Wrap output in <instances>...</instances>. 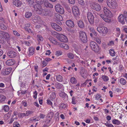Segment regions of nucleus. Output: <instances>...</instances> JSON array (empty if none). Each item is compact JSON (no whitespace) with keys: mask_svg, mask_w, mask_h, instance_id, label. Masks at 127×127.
I'll use <instances>...</instances> for the list:
<instances>
[{"mask_svg":"<svg viewBox=\"0 0 127 127\" xmlns=\"http://www.w3.org/2000/svg\"><path fill=\"white\" fill-rule=\"evenodd\" d=\"M73 13L75 17H77L79 15V9L76 6H74L72 8Z\"/></svg>","mask_w":127,"mask_h":127,"instance_id":"obj_12","label":"nucleus"},{"mask_svg":"<svg viewBox=\"0 0 127 127\" xmlns=\"http://www.w3.org/2000/svg\"><path fill=\"white\" fill-rule=\"evenodd\" d=\"M33 8L35 12L39 14H42L43 11H44V9H42L41 4L38 3H36L34 5Z\"/></svg>","mask_w":127,"mask_h":127,"instance_id":"obj_4","label":"nucleus"},{"mask_svg":"<svg viewBox=\"0 0 127 127\" xmlns=\"http://www.w3.org/2000/svg\"><path fill=\"white\" fill-rule=\"evenodd\" d=\"M26 113H25L26 116H29V114H31L33 113V111H26Z\"/></svg>","mask_w":127,"mask_h":127,"instance_id":"obj_51","label":"nucleus"},{"mask_svg":"<svg viewBox=\"0 0 127 127\" xmlns=\"http://www.w3.org/2000/svg\"><path fill=\"white\" fill-rule=\"evenodd\" d=\"M51 26L52 28L57 31H61L62 30L61 28L56 23H52Z\"/></svg>","mask_w":127,"mask_h":127,"instance_id":"obj_15","label":"nucleus"},{"mask_svg":"<svg viewBox=\"0 0 127 127\" xmlns=\"http://www.w3.org/2000/svg\"><path fill=\"white\" fill-rule=\"evenodd\" d=\"M56 96V93H52L50 95V97L52 99H54L55 98Z\"/></svg>","mask_w":127,"mask_h":127,"instance_id":"obj_48","label":"nucleus"},{"mask_svg":"<svg viewBox=\"0 0 127 127\" xmlns=\"http://www.w3.org/2000/svg\"><path fill=\"white\" fill-rule=\"evenodd\" d=\"M88 28L89 29H90L91 31H92V32L93 33V35L95 36H97V34L95 32L93 29L91 28L90 26H88Z\"/></svg>","mask_w":127,"mask_h":127,"instance_id":"obj_30","label":"nucleus"},{"mask_svg":"<svg viewBox=\"0 0 127 127\" xmlns=\"http://www.w3.org/2000/svg\"><path fill=\"white\" fill-rule=\"evenodd\" d=\"M120 83L122 85H125L126 84V80L124 78H121L120 80Z\"/></svg>","mask_w":127,"mask_h":127,"instance_id":"obj_29","label":"nucleus"},{"mask_svg":"<svg viewBox=\"0 0 127 127\" xmlns=\"http://www.w3.org/2000/svg\"><path fill=\"white\" fill-rule=\"evenodd\" d=\"M76 98L75 97L73 96L72 99V103L74 104H75L77 102V100H76Z\"/></svg>","mask_w":127,"mask_h":127,"instance_id":"obj_36","label":"nucleus"},{"mask_svg":"<svg viewBox=\"0 0 127 127\" xmlns=\"http://www.w3.org/2000/svg\"><path fill=\"white\" fill-rule=\"evenodd\" d=\"M69 2L72 4H74L75 3V0H68Z\"/></svg>","mask_w":127,"mask_h":127,"instance_id":"obj_56","label":"nucleus"},{"mask_svg":"<svg viewBox=\"0 0 127 127\" xmlns=\"http://www.w3.org/2000/svg\"><path fill=\"white\" fill-rule=\"evenodd\" d=\"M53 113H50L48 114V117L50 118V119H51L53 116Z\"/></svg>","mask_w":127,"mask_h":127,"instance_id":"obj_57","label":"nucleus"},{"mask_svg":"<svg viewBox=\"0 0 127 127\" xmlns=\"http://www.w3.org/2000/svg\"><path fill=\"white\" fill-rule=\"evenodd\" d=\"M62 52L61 51H56L55 53V55L56 56H58L62 55Z\"/></svg>","mask_w":127,"mask_h":127,"instance_id":"obj_41","label":"nucleus"},{"mask_svg":"<svg viewBox=\"0 0 127 127\" xmlns=\"http://www.w3.org/2000/svg\"><path fill=\"white\" fill-rule=\"evenodd\" d=\"M30 5H31L33 4L34 3L33 0H26Z\"/></svg>","mask_w":127,"mask_h":127,"instance_id":"obj_42","label":"nucleus"},{"mask_svg":"<svg viewBox=\"0 0 127 127\" xmlns=\"http://www.w3.org/2000/svg\"><path fill=\"white\" fill-rule=\"evenodd\" d=\"M55 9L57 12L61 14H63L64 13V11L63 7L59 5H57L55 6Z\"/></svg>","mask_w":127,"mask_h":127,"instance_id":"obj_8","label":"nucleus"},{"mask_svg":"<svg viewBox=\"0 0 127 127\" xmlns=\"http://www.w3.org/2000/svg\"><path fill=\"white\" fill-rule=\"evenodd\" d=\"M22 103L23 105L25 107H26L27 106V102L26 101H22Z\"/></svg>","mask_w":127,"mask_h":127,"instance_id":"obj_54","label":"nucleus"},{"mask_svg":"<svg viewBox=\"0 0 127 127\" xmlns=\"http://www.w3.org/2000/svg\"><path fill=\"white\" fill-rule=\"evenodd\" d=\"M55 16L56 17V19L59 20H60L61 18L62 17L61 16L58 14H56Z\"/></svg>","mask_w":127,"mask_h":127,"instance_id":"obj_43","label":"nucleus"},{"mask_svg":"<svg viewBox=\"0 0 127 127\" xmlns=\"http://www.w3.org/2000/svg\"><path fill=\"white\" fill-rule=\"evenodd\" d=\"M59 107L60 108L65 109L66 108V105L64 103H61L60 104Z\"/></svg>","mask_w":127,"mask_h":127,"instance_id":"obj_37","label":"nucleus"},{"mask_svg":"<svg viewBox=\"0 0 127 127\" xmlns=\"http://www.w3.org/2000/svg\"><path fill=\"white\" fill-rule=\"evenodd\" d=\"M102 78L103 79L104 81L106 82L109 79L108 77L106 75H102Z\"/></svg>","mask_w":127,"mask_h":127,"instance_id":"obj_32","label":"nucleus"},{"mask_svg":"<svg viewBox=\"0 0 127 127\" xmlns=\"http://www.w3.org/2000/svg\"><path fill=\"white\" fill-rule=\"evenodd\" d=\"M18 117H21L22 116H26V115L25 113H20L18 114Z\"/></svg>","mask_w":127,"mask_h":127,"instance_id":"obj_47","label":"nucleus"},{"mask_svg":"<svg viewBox=\"0 0 127 127\" xmlns=\"http://www.w3.org/2000/svg\"><path fill=\"white\" fill-rule=\"evenodd\" d=\"M45 116V115L41 114H40V115L39 116L40 118L42 119Z\"/></svg>","mask_w":127,"mask_h":127,"instance_id":"obj_61","label":"nucleus"},{"mask_svg":"<svg viewBox=\"0 0 127 127\" xmlns=\"http://www.w3.org/2000/svg\"><path fill=\"white\" fill-rule=\"evenodd\" d=\"M124 16L125 18H126L127 19V12L125 11L124 12Z\"/></svg>","mask_w":127,"mask_h":127,"instance_id":"obj_63","label":"nucleus"},{"mask_svg":"<svg viewBox=\"0 0 127 127\" xmlns=\"http://www.w3.org/2000/svg\"><path fill=\"white\" fill-rule=\"evenodd\" d=\"M87 15L89 22L91 25H93L94 23V18L93 14L89 12L87 13Z\"/></svg>","mask_w":127,"mask_h":127,"instance_id":"obj_6","label":"nucleus"},{"mask_svg":"<svg viewBox=\"0 0 127 127\" xmlns=\"http://www.w3.org/2000/svg\"><path fill=\"white\" fill-rule=\"evenodd\" d=\"M112 123L114 124L119 125L120 123V122L117 120L114 119L112 121Z\"/></svg>","mask_w":127,"mask_h":127,"instance_id":"obj_27","label":"nucleus"},{"mask_svg":"<svg viewBox=\"0 0 127 127\" xmlns=\"http://www.w3.org/2000/svg\"><path fill=\"white\" fill-rule=\"evenodd\" d=\"M44 0H37L36 2L37 3L41 4L43 3Z\"/></svg>","mask_w":127,"mask_h":127,"instance_id":"obj_46","label":"nucleus"},{"mask_svg":"<svg viewBox=\"0 0 127 127\" xmlns=\"http://www.w3.org/2000/svg\"><path fill=\"white\" fill-rule=\"evenodd\" d=\"M15 63V61L14 59H11L7 60L6 62V64L8 66L13 65Z\"/></svg>","mask_w":127,"mask_h":127,"instance_id":"obj_20","label":"nucleus"},{"mask_svg":"<svg viewBox=\"0 0 127 127\" xmlns=\"http://www.w3.org/2000/svg\"><path fill=\"white\" fill-rule=\"evenodd\" d=\"M44 4L46 7H49L51 8H53V5L49 2L47 0H45L44 2Z\"/></svg>","mask_w":127,"mask_h":127,"instance_id":"obj_23","label":"nucleus"},{"mask_svg":"<svg viewBox=\"0 0 127 127\" xmlns=\"http://www.w3.org/2000/svg\"><path fill=\"white\" fill-rule=\"evenodd\" d=\"M51 38H49V39L51 40L50 39H51ZM51 41L52 43L53 44H54L55 45H58L59 44L58 43L57 41L54 39H53L52 40H51Z\"/></svg>","mask_w":127,"mask_h":127,"instance_id":"obj_38","label":"nucleus"},{"mask_svg":"<svg viewBox=\"0 0 127 127\" xmlns=\"http://www.w3.org/2000/svg\"><path fill=\"white\" fill-rule=\"evenodd\" d=\"M67 56L69 58L72 59H73L74 57V54L72 53H68L67 54Z\"/></svg>","mask_w":127,"mask_h":127,"instance_id":"obj_39","label":"nucleus"},{"mask_svg":"<svg viewBox=\"0 0 127 127\" xmlns=\"http://www.w3.org/2000/svg\"><path fill=\"white\" fill-rule=\"evenodd\" d=\"M101 97V96L99 94H97L96 96L95 97V98L96 99H98L100 98Z\"/></svg>","mask_w":127,"mask_h":127,"instance_id":"obj_59","label":"nucleus"},{"mask_svg":"<svg viewBox=\"0 0 127 127\" xmlns=\"http://www.w3.org/2000/svg\"><path fill=\"white\" fill-rule=\"evenodd\" d=\"M32 15V12H26L25 14V17L27 18H29Z\"/></svg>","mask_w":127,"mask_h":127,"instance_id":"obj_24","label":"nucleus"},{"mask_svg":"<svg viewBox=\"0 0 127 127\" xmlns=\"http://www.w3.org/2000/svg\"><path fill=\"white\" fill-rule=\"evenodd\" d=\"M47 52L45 53L46 55H50L51 52L50 50H48L46 51Z\"/></svg>","mask_w":127,"mask_h":127,"instance_id":"obj_60","label":"nucleus"},{"mask_svg":"<svg viewBox=\"0 0 127 127\" xmlns=\"http://www.w3.org/2000/svg\"><path fill=\"white\" fill-rule=\"evenodd\" d=\"M5 98L6 97L5 96L0 95V102H1L4 101Z\"/></svg>","mask_w":127,"mask_h":127,"instance_id":"obj_35","label":"nucleus"},{"mask_svg":"<svg viewBox=\"0 0 127 127\" xmlns=\"http://www.w3.org/2000/svg\"><path fill=\"white\" fill-rule=\"evenodd\" d=\"M20 126V124L17 122L14 123L13 127H19Z\"/></svg>","mask_w":127,"mask_h":127,"instance_id":"obj_45","label":"nucleus"},{"mask_svg":"<svg viewBox=\"0 0 127 127\" xmlns=\"http://www.w3.org/2000/svg\"><path fill=\"white\" fill-rule=\"evenodd\" d=\"M58 39L60 41L66 42L67 41V38L66 36L63 34H60L58 37Z\"/></svg>","mask_w":127,"mask_h":127,"instance_id":"obj_13","label":"nucleus"},{"mask_svg":"<svg viewBox=\"0 0 127 127\" xmlns=\"http://www.w3.org/2000/svg\"><path fill=\"white\" fill-rule=\"evenodd\" d=\"M109 53L110 55L112 56H114L115 55V52L113 49H110L109 51Z\"/></svg>","mask_w":127,"mask_h":127,"instance_id":"obj_33","label":"nucleus"},{"mask_svg":"<svg viewBox=\"0 0 127 127\" xmlns=\"http://www.w3.org/2000/svg\"><path fill=\"white\" fill-rule=\"evenodd\" d=\"M12 2L13 5L17 7L21 6L22 4L21 2L18 0H12Z\"/></svg>","mask_w":127,"mask_h":127,"instance_id":"obj_18","label":"nucleus"},{"mask_svg":"<svg viewBox=\"0 0 127 127\" xmlns=\"http://www.w3.org/2000/svg\"><path fill=\"white\" fill-rule=\"evenodd\" d=\"M56 79L58 81L61 82L63 81V78L61 75H59L56 76Z\"/></svg>","mask_w":127,"mask_h":127,"instance_id":"obj_26","label":"nucleus"},{"mask_svg":"<svg viewBox=\"0 0 127 127\" xmlns=\"http://www.w3.org/2000/svg\"><path fill=\"white\" fill-rule=\"evenodd\" d=\"M41 19V17L38 16L37 15H36L34 18V19L37 20L36 21L37 22H38V21H39Z\"/></svg>","mask_w":127,"mask_h":127,"instance_id":"obj_50","label":"nucleus"},{"mask_svg":"<svg viewBox=\"0 0 127 127\" xmlns=\"http://www.w3.org/2000/svg\"><path fill=\"white\" fill-rule=\"evenodd\" d=\"M65 45H66V44L64 43L61 44L60 45V46L61 47L63 48H64L65 47L64 46H65Z\"/></svg>","mask_w":127,"mask_h":127,"instance_id":"obj_64","label":"nucleus"},{"mask_svg":"<svg viewBox=\"0 0 127 127\" xmlns=\"http://www.w3.org/2000/svg\"><path fill=\"white\" fill-rule=\"evenodd\" d=\"M42 64H43L42 66V67H45L47 65V63L46 62V61H45V60L43 61Z\"/></svg>","mask_w":127,"mask_h":127,"instance_id":"obj_55","label":"nucleus"},{"mask_svg":"<svg viewBox=\"0 0 127 127\" xmlns=\"http://www.w3.org/2000/svg\"><path fill=\"white\" fill-rule=\"evenodd\" d=\"M12 70V68L10 67L3 69L1 73L4 75L9 74Z\"/></svg>","mask_w":127,"mask_h":127,"instance_id":"obj_10","label":"nucleus"},{"mask_svg":"<svg viewBox=\"0 0 127 127\" xmlns=\"http://www.w3.org/2000/svg\"><path fill=\"white\" fill-rule=\"evenodd\" d=\"M99 15L100 17L105 21H106V18L105 17V16L104 15H103L102 14H99Z\"/></svg>","mask_w":127,"mask_h":127,"instance_id":"obj_53","label":"nucleus"},{"mask_svg":"<svg viewBox=\"0 0 127 127\" xmlns=\"http://www.w3.org/2000/svg\"><path fill=\"white\" fill-rule=\"evenodd\" d=\"M59 95L61 97L64 98V101H67L68 99V96L67 95L63 92H61L59 93Z\"/></svg>","mask_w":127,"mask_h":127,"instance_id":"obj_17","label":"nucleus"},{"mask_svg":"<svg viewBox=\"0 0 127 127\" xmlns=\"http://www.w3.org/2000/svg\"><path fill=\"white\" fill-rule=\"evenodd\" d=\"M97 30L99 32H102L103 33H106L108 32L107 28L104 27H97Z\"/></svg>","mask_w":127,"mask_h":127,"instance_id":"obj_9","label":"nucleus"},{"mask_svg":"<svg viewBox=\"0 0 127 127\" xmlns=\"http://www.w3.org/2000/svg\"><path fill=\"white\" fill-rule=\"evenodd\" d=\"M92 8L94 10L97 11H99L101 9L100 5L95 2H92L91 4Z\"/></svg>","mask_w":127,"mask_h":127,"instance_id":"obj_7","label":"nucleus"},{"mask_svg":"<svg viewBox=\"0 0 127 127\" xmlns=\"http://www.w3.org/2000/svg\"><path fill=\"white\" fill-rule=\"evenodd\" d=\"M42 13L45 16L51 15L53 13V10L52 9H47L45 11L44 10Z\"/></svg>","mask_w":127,"mask_h":127,"instance_id":"obj_16","label":"nucleus"},{"mask_svg":"<svg viewBox=\"0 0 127 127\" xmlns=\"http://www.w3.org/2000/svg\"><path fill=\"white\" fill-rule=\"evenodd\" d=\"M70 81L73 84H76L77 82L76 80L75 77H73L70 78Z\"/></svg>","mask_w":127,"mask_h":127,"instance_id":"obj_25","label":"nucleus"},{"mask_svg":"<svg viewBox=\"0 0 127 127\" xmlns=\"http://www.w3.org/2000/svg\"><path fill=\"white\" fill-rule=\"evenodd\" d=\"M29 51L30 55H32L34 53V49L32 47H30L29 48Z\"/></svg>","mask_w":127,"mask_h":127,"instance_id":"obj_28","label":"nucleus"},{"mask_svg":"<svg viewBox=\"0 0 127 127\" xmlns=\"http://www.w3.org/2000/svg\"><path fill=\"white\" fill-rule=\"evenodd\" d=\"M10 39L9 34L3 31H0V42L2 44L4 43L5 40H8Z\"/></svg>","mask_w":127,"mask_h":127,"instance_id":"obj_1","label":"nucleus"},{"mask_svg":"<svg viewBox=\"0 0 127 127\" xmlns=\"http://www.w3.org/2000/svg\"><path fill=\"white\" fill-rule=\"evenodd\" d=\"M66 23V25L69 27L73 28L74 26L73 22L71 20L67 21Z\"/></svg>","mask_w":127,"mask_h":127,"instance_id":"obj_19","label":"nucleus"},{"mask_svg":"<svg viewBox=\"0 0 127 127\" xmlns=\"http://www.w3.org/2000/svg\"><path fill=\"white\" fill-rule=\"evenodd\" d=\"M118 21L122 24L125 23V21L127 18L124 17L123 14L120 15L118 18Z\"/></svg>","mask_w":127,"mask_h":127,"instance_id":"obj_14","label":"nucleus"},{"mask_svg":"<svg viewBox=\"0 0 127 127\" xmlns=\"http://www.w3.org/2000/svg\"><path fill=\"white\" fill-rule=\"evenodd\" d=\"M79 38L81 41L84 43H86L87 41V37L86 33L82 31L79 32Z\"/></svg>","mask_w":127,"mask_h":127,"instance_id":"obj_3","label":"nucleus"},{"mask_svg":"<svg viewBox=\"0 0 127 127\" xmlns=\"http://www.w3.org/2000/svg\"><path fill=\"white\" fill-rule=\"evenodd\" d=\"M90 46L92 50L95 52L99 51V48L97 44L95 42L92 41L90 43Z\"/></svg>","mask_w":127,"mask_h":127,"instance_id":"obj_5","label":"nucleus"},{"mask_svg":"<svg viewBox=\"0 0 127 127\" xmlns=\"http://www.w3.org/2000/svg\"><path fill=\"white\" fill-rule=\"evenodd\" d=\"M47 103L48 104H49L51 105H52V102L50 100H47Z\"/></svg>","mask_w":127,"mask_h":127,"instance_id":"obj_58","label":"nucleus"},{"mask_svg":"<svg viewBox=\"0 0 127 127\" xmlns=\"http://www.w3.org/2000/svg\"><path fill=\"white\" fill-rule=\"evenodd\" d=\"M13 32L15 35H17V36H19L20 35V34L16 31H13Z\"/></svg>","mask_w":127,"mask_h":127,"instance_id":"obj_52","label":"nucleus"},{"mask_svg":"<svg viewBox=\"0 0 127 127\" xmlns=\"http://www.w3.org/2000/svg\"><path fill=\"white\" fill-rule=\"evenodd\" d=\"M107 4L111 8L115 9L118 7L117 4L115 0H107Z\"/></svg>","mask_w":127,"mask_h":127,"instance_id":"obj_2","label":"nucleus"},{"mask_svg":"<svg viewBox=\"0 0 127 127\" xmlns=\"http://www.w3.org/2000/svg\"><path fill=\"white\" fill-rule=\"evenodd\" d=\"M78 26L80 28L83 29L84 27L83 22L82 20H79L77 21Z\"/></svg>","mask_w":127,"mask_h":127,"instance_id":"obj_22","label":"nucleus"},{"mask_svg":"<svg viewBox=\"0 0 127 127\" xmlns=\"http://www.w3.org/2000/svg\"><path fill=\"white\" fill-rule=\"evenodd\" d=\"M7 55L10 57L13 58L16 56L17 53L13 51H10L8 52Z\"/></svg>","mask_w":127,"mask_h":127,"instance_id":"obj_21","label":"nucleus"},{"mask_svg":"<svg viewBox=\"0 0 127 127\" xmlns=\"http://www.w3.org/2000/svg\"><path fill=\"white\" fill-rule=\"evenodd\" d=\"M37 38L41 41H42L43 40V38L40 35H37Z\"/></svg>","mask_w":127,"mask_h":127,"instance_id":"obj_49","label":"nucleus"},{"mask_svg":"<svg viewBox=\"0 0 127 127\" xmlns=\"http://www.w3.org/2000/svg\"><path fill=\"white\" fill-rule=\"evenodd\" d=\"M4 110L5 111H9V108L8 105H5L3 108Z\"/></svg>","mask_w":127,"mask_h":127,"instance_id":"obj_44","label":"nucleus"},{"mask_svg":"<svg viewBox=\"0 0 127 127\" xmlns=\"http://www.w3.org/2000/svg\"><path fill=\"white\" fill-rule=\"evenodd\" d=\"M0 28L2 30H5L6 28V26L2 23L0 24Z\"/></svg>","mask_w":127,"mask_h":127,"instance_id":"obj_34","label":"nucleus"},{"mask_svg":"<svg viewBox=\"0 0 127 127\" xmlns=\"http://www.w3.org/2000/svg\"><path fill=\"white\" fill-rule=\"evenodd\" d=\"M79 3L80 5L83 6L85 4V2L83 0H78Z\"/></svg>","mask_w":127,"mask_h":127,"instance_id":"obj_40","label":"nucleus"},{"mask_svg":"<svg viewBox=\"0 0 127 127\" xmlns=\"http://www.w3.org/2000/svg\"><path fill=\"white\" fill-rule=\"evenodd\" d=\"M64 7L66 10L67 11L69 12H71V10L69 6L67 4H66L64 5Z\"/></svg>","mask_w":127,"mask_h":127,"instance_id":"obj_31","label":"nucleus"},{"mask_svg":"<svg viewBox=\"0 0 127 127\" xmlns=\"http://www.w3.org/2000/svg\"><path fill=\"white\" fill-rule=\"evenodd\" d=\"M104 12L105 15L106 17H111L112 16L111 12L106 7L104 8Z\"/></svg>","mask_w":127,"mask_h":127,"instance_id":"obj_11","label":"nucleus"},{"mask_svg":"<svg viewBox=\"0 0 127 127\" xmlns=\"http://www.w3.org/2000/svg\"><path fill=\"white\" fill-rule=\"evenodd\" d=\"M18 114V112H17L15 111L13 113V114L14 116H12V117H14V116H16V115H17Z\"/></svg>","mask_w":127,"mask_h":127,"instance_id":"obj_62","label":"nucleus"}]
</instances>
